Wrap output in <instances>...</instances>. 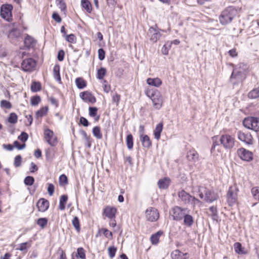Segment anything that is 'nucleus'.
<instances>
[{
	"mask_svg": "<svg viewBox=\"0 0 259 259\" xmlns=\"http://www.w3.org/2000/svg\"><path fill=\"white\" fill-rule=\"evenodd\" d=\"M246 74L241 73L237 69H233L232 74L230 76V81L234 84H237L239 83L242 82L246 78Z\"/></svg>",
	"mask_w": 259,
	"mask_h": 259,
	"instance_id": "10",
	"label": "nucleus"
},
{
	"mask_svg": "<svg viewBox=\"0 0 259 259\" xmlns=\"http://www.w3.org/2000/svg\"><path fill=\"white\" fill-rule=\"evenodd\" d=\"M117 248L114 246H110L108 248V253L111 258H113L115 256Z\"/></svg>",
	"mask_w": 259,
	"mask_h": 259,
	"instance_id": "54",
	"label": "nucleus"
},
{
	"mask_svg": "<svg viewBox=\"0 0 259 259\" xmlns=\"http://www.w3.org/2000/svg\"><path fill=\"white\" fill-rule=\"evenodd\" d=\"M56 3L57 5L60 9L61 11L64 13H65L66 10V6L64 0H56Z\"/></svg>",
	"mask_w": 259,
	"mask_h": 259,
	"instance_id": "42",
	"label": "nucleus"
},
{
	"mask_svg": "<svg viewBox=\"0 0 259 259\" xmlns=\"http://www.w3.org/2000/svg\"><path fill=\"white\" fill-rule=\"evenodd\" d=\"M72 224L77 232L80 231L79 221L77 217L74 218L72 221Z\"/></svg>",
	"mask_w": 259,
	"mask_h": 259,
	"instance_id": "55",
	"label": "nucleus"
},
{
	"mask_svg": "<svg viewBox=\"0 0 259 259\" xmlns=\"http://www.w3.org/2000/svg\"><path fill=\"white\" fill-rule=\"evenodd\" d=\"M146 217L147 221L152 222H155L159 217V212L155 208L149 207L146 211Z\"/></svg>",
	"mask_w": 259,
	"mask_h": 259,
	"instance_id": "15",
	"label": "nucleus"
},
{
	"mask_svg": "<svg viewBox=\"0 0 259 259\" xmlns=\"http://www.w3.org/2000/svg\"><path fill=\"white\" fill-rule=\"evenodd\" d=\"M234 69H237L238 71H240L241 73L242 72L243 74H246L248 67L247 64L240 63L235 66Z\"/></svg>",
	"mask_w": 259,
	"mask_h": 259,
	"instance_id": "32",
	"label": "nucleus"
},
{
	"mask_svg": "<svg viewBox=\"0 0 259 259\" xmlns=\"http://www.w3.org/2000/svg\"><path fill=\"white\" fill-rule=\"evenodd\" d=\"M140 139L144 147L149 148L151 147L152 142L148 135L141 134V135H140Z\"/></svg>",
	"mask_w": 259,
	"mask_h": 259,
	"instance_id": "23",
	"label": "nucleus"
},
{
	"mask_svg": "<svg viewBox=\"0 0 259 259\" xmlns=\"http://www.w3.org/2000/svg\"><path fill=\"white\" fill-rule=\"evenodd\" d=\"M93 134L98 139H101L102 138V134L101 133L100 127L98 126H96L93 128Z\"/></svg>",
	"mask_w": 259,
	"mask_h": 259,
	"instance_id": "39",
	"label": "nucleus"
},
{
	"mask_svg": "<svg viewBox=\"0 0 259 259\" xmlns=\"http://www.w3.org/2000/svg\"><path fill=\"white\" fill-rule=\"evenodd\" d=\"M68 183V180L67 177L63 174L59 177V184L60 186H64Z\"/></svg>",
	"mask_w": 259,
	"mask_h": 259,
	"instance_id": "50",
	"label": "nucleus"
},
{
	"mask_svg": "<svg viewBox=\"0 0 259 259\" xmlns=\"http://www.w3.org/2000/svg\"><path fill=\"white\" fill-rule=\"evenodd\" d=\"M89 115L91 117H95V121H98L100 118V116L97 115V111L98 108L95 107H90L89 108Z\"/></svg>",
	"mask_w": 259,
	"mask_h": 259,
	"instance_id": "33",
	"label": "nucleus"
},
{
	"mask_svg": "<svg viewBox=\"0 0 259 259\" xmlns=\"http://www.w3.org/2000/svg\"><path fill=\"white\" fill-rule=\"evenodd\" d=\"M250 99H256L259 98V87L255 88L251 91L248 95Z\"/></svg>",
	"mask_w": 259,
	"mask_h": 259,
	"instance_id": "38",
	"label": "nucleus"
},
{
	"mask_svg": "<svg viewBox=\"0 0 259 259\" xmlns=\"http://www.w3.org/2000/svg\"><path fill=\"white\" fill-rule=\"evenodd\" d=\"M147 83L152 86H154L155 87H159L162 84V81L159 78H148L147 79Z\"/></svg>",
	"mask_w": 259,
	"mask_h": 259,
	"instance_id": "30",
	"label": "nucleus"
},
{
	"mask_svg": "<svg viewBox=\"0 0 259 259\" xmlns=\"http://www.w3.org/2000/svg\"><path fill=\"white\" fill-rule=\"evenodd\" d=\"M126 143L127 148L129 149H133V137L132 134H129L126 138Z\"/></svg>",
	"mask_w": 259,
	"mask_h": 259,
	"instance_id": "43",
	"label": "nucleus"
},
{
	"mask_svg": "<svg viewBox=\"0 0 259 259\" xmlns=\"http://www.w3.org/2000/svg\"><path fill=\"white\" fill-rule=\"evenodd\" d=\"M238 191V190L235 185L229 187L227 194V200L230 206L233 205L237 202Z\"/></svg>",
	"mask_w": 259,
	"mask_h": 259,
	"instance_id": "8",
	"label": "nucleus"
},
{
	"mask_svg": "<svg viewBox=\"0 0 259 259\" xmlns=\"http://www.w3.org/2000/svg\"><path fill=\"white\" fill-rule=\"evenodd\" d=\"M48 111V107L45 106L41 108L36 112V117L37 118H41L42 116L46 115Z\"/></svg>",
	"mask_w": 259,
	"mask_h": 259,
	"instance_id": "36",
	"label": "nucleus"
},
{
	"mask_svg": "<svg viewBox=\"0 0 259 259\" xmlns=\"http://www.w3.org/2000/svg\"><path fill=\"white\" fill-rule=\"evenodd\" d=\"M184 219V225L188 227H191L194 224V220L193 217L189 214L188 213H186L183 218Z\"/></svg>",
	"mask_w": 259,
	"mask_h": 259,
	"instance_id": "26",
	"label": "nucleus"
},
{
	"mask_svg": "<svg viewBox=\"0 0 259 259\" xmlns=\"http://www.w3.org/2000/svg\"><path fill=\"white\" fill-rule=\"evenodd\" d=\"M44 137L47 143L51 146H55L57 145V139L53 131L48 128L46 129L44 131Z\"/></svg>",
	"mask_w": 259,
	"mask_h": 259,
	"instance_id": "12",
	"label": "nucleus"
},
{
	"mask_svg": "<svg viewBox=\"0 0 259 259\" xmlns=\"http://www.w3.org/2000/svg\"><path fill=\"white\" fill-rule=\"evenodd\" d=\"M170 183V179L167 177H165L158 181L157 185L158 188L160 189H166L169 187Z\"/></svg>",
	"mask_w": 259,
	"mask_h": 259,
	"instance_id": "24",
	"label": "nucleus"
},
{
	"mask_svg": "<svg viewBox=\"0 0 259 259\" xmlns=\"http://www.w3.org/2000/svg\"><path fill=\"white\" fill-rule=\"evenodd\" d=\"M220 141L225 149L230 150L235 146V138L228 134L222 135L220 137Z\"/></svg>",
	"mask_w": 259,
	"mask_h": 259,
	"instance_id": "5",
	"label": "nucleus"
},
{
	"mask_svg": "<svg viewBox=\"0 0 259 259\" xmlns=\"http://www.w3.org/2000/svg\"><path fill=\"white\" fill-rule=\"evenodd\" d=\"M238 156L243 160L249 161L253 159V153L244 148H241L237 150Z\"/></svg>",
	"mask_w": 259,
	"mask_h": 259,
	"instance_id": "14",
	"label": "nucleus"
},
{
	"mask_svg": "<svg viewBox=\"0 0 259 259\" xmlns=\"http://www.w3.org/2000/svg\"><path fill=\"white\" fill-rule=\"evenodd\" d=\"M80 258H81V247L78 248L76 252H73L72 253V259Z\"/></svg>",
	"mask_w": 259,
	"mask_h": 259,
	"instance_id": "56",
	"label": "nucleus"
},
{
	"mask_svg": "<svg viewBox=\"0 0 259 259\" xmlns=\"http://www.w3.org/2000/svg\"><path fill=\"white\" fill-rule=\"evenodd\" d=\"M209 213L208 215L210 217L213 221H217L219 219L218 209L216 206H211L209 208Z\"/></svg>",
	"mask_w": 259,
	"mask_h": 259,
	"instance_id": "27",
	"label": "nucleus"
},
{
	"mask_svg": "<svg viewBox=\"0 0 259 259\" xmlns=\"http://www.w3.org/2000/svg\"><path fill=\"white\" fill-rule=\"evenodd\" d=\"M198 193L200 199H203L207 203H212L219 198V195L213 190H210L206 187L198 186Z\"/></svg>",
	"mask_w": 259,
	"mask_h": 259,
	"instance_id": "2",
	"label": "nucleus"
},
{
	"mask_svg": "<svg viewBox=\"0 0 259 259\" xmlns=\"http://www.w3.org/2000/svg\"><path fill=\"white\" fill-rule=\"evenodd\" d=\"M218 137H213L212 138V145L210 150L211 152L214 153L215 148L220 146V140H218Z\"/></svg>",
	"mask_w": 259,
	"mask_h": 259,
	"instance_id": "45",
	"label": "nucleus"
},
{
	"mask_svg": "<svg viewBox=\"0 0 259 259\" xmlns=\"http://www.w3.org/2000/svg\"><path fill=\"white\" fill-rule=\"evenodd\" d=\"M98 56L100 60H103L105 57V52L103 49H99L98 50Z\"/></svg>",
	"mask_w": 259,
	"mask_h": 259,
	"instance_id": "61",
	"label": "nucleus"
},
{
	"mask_svg": "<svg viewBox=\"0 0 259 259\" xmlns=\"http://www.w3.org/2000/svg\"><path fill=\"white\" fill-rule=\"evenodd\" d=\"M60 67L59 64H55L53 70V76L55 80L59 82V83H61V78L60 76Z\"/></svg>",
	"mask_w": 259,
	"mask_h": 259,
	"instance_id": "29",
	"label": "nucleus"
},
{
	"mask_svg": "<svg viewBox=\"0 0 259 259\" xmlns=\"http://www.w3.org/2000/svg\"><path fill=\"white\" fill-rule=\"evenodd\" d=\"M171 47V43L167 41L163 46L161 49V52L163 55H167L168 54L169 49Z\"/></svg>",
	"mask_w": 259,
	"mask_h": 259,
	"instance_id": "41",
	"label": "nucleus"
},
{
	"mask_svg": "<svg viewBox=\"0 0 259 259\" xmlns=\"http://www.w3.org/2000/svg\"><path fill=\"white\" fill-rule=\"evenodd\" d=\"M103 90L106 93H108L109 91H110L111 87L109 84H108L107 80H104L103 82Z\"/></svg>",
	"mask_w": 259,
	"mask_h": 259,
	"instance_id": "60",
	"label": "nucleus"
},
{
	"mask_svg": "<svg viewBox=\"0 0 259 259\" xmlns=\"http://www.w3.org/2000/svg\"><path fill=\"white\" fill-rule=\"evenodd\" d=\"M251 194L253 198L259 201V187H254L251 189Z\"/></svg>",
	"mask_w": 259,
	"mask_h": 259,
	"instance_id": "44",
	"label": "nucleus"
},
{
	"mask_svg": "<svg viewBox=\"0 0 259 259\" xmlns=\"http://www.w3.org/2000/svg\"><path fill=\"white\" fill-rule=\"evenodd\" d=\"M148 34L150 37V40L153 42H156L158 39H160L162 35V34L158 30L153 27H151L149 28Z\"/></svg>",
	"mask_w": 259,
	"mask_h": 259,
	"instance_id": "17",
	"label": "nucleus"
},
{
	"mask_svg": "<svg viewBox=\"0 0 259 259\" xmlns=\"http://www.w3.org/2000/svg\"><path fill=\"white\" fill-rule=\"evenodd\" d=\"M163 129V123L162 122L159 123L156 126L155 129L154 131V138L157 140H159L160 138L161 133Z\"/></svg>",
	"mask_w": 259,
	"mask_h": 259,
	"instance_id": "31",
	"label": "nucleus"
},
{
	"mask_svg": "<svg viewBox=\"0 0 259 259\" xmlns=\"http://www.w3.org/2000/svg\"><path fill=\"white\" fill-rule=\"evenodd\" d=\"M48 219L47 218H39L37 220V224L41 228H44L47 225Z\"/></svg>",
	"mask_w": 259,
	"mask_h": 259,
	"instance_id": "49",
	"label": "nucleus"
},
{
	"mask_svg": "<svg viewBox=\"0 0 259 259\" xmlns=\"http://www.w3.org/2000/svg\"><path fill=\"white\" fill-rule=\"evenodd\" d=\"M36 206L38 211L45 212L49 208V202L44 198H40L37 202Z\"/></svg>",
	"mask_w": 259,
	"mask_h": 259,
	"instance_id": "19",
	"label": "nucleus"
},
{
	"mask_svg": "<svg viewBox=\"0 0 259 259\" xmlns=\"http://www.w3.org/2000/svg\"><path fill=\"white\" fill-rule=\"evenodd\" d=\"M235 251L238 254H246V252L244 250V248L242 247L241 244L236 242L234 244Z\"/></svg>",
	"mask_w": 259,
	"mask_h": 259,
	"instance_id": "37",
	"label": "nucleus"
},
{
	"mask_svg": "<svg viewBox=\"0 0 259 259\" xmlns=\"http://www.w3.org/2000/svg\"><path fill=\"white\" fill-rule=\"evenodd\" d=\"M237 136L240 141L247 145H252L253 144V138L249 133L238 131L237 132Z\"/></svg>",
	"mask_w": 259,
	"mask_h": 259,
	"instance_id": "13",
	"label": "nucleus"
},
{
	"mask_svg": "<svg viewBox=\"0 0 259 259\" xmlns=\"http://www.w3.org/2000/svg\"><path fill=\"white\" fill-rule=\"evenodd\" d=\"M190 210L187 208H182L180 206H175L171 210V214L173 219L176 221L182 220L186 213H189Z\"/></svg>",
	"mask_w": 259,
	"mask_h": 259,
	"instance_id": "7",
	"label": "nucleus"
},
{
	"mask_svg": "<svg viewBox=\"0 0 259 259\" xmlns=\"http://www.w3.org/2000/svg\"><path fill=\"white\" fill-rule=\"evenodd\" d=\"M21 32L19 29L14 28L10 31L8 37L12 41L15 42L21 37Z\"/></svg>",
	"mask_w": 259,
	"mask_h": 259,
	"instance_id": "21",
	"label": "nucleus"
},
{
	"mask_svg": "<svg viewBox=\"0 0 259 259\" xmlns=\"http://www.w3.org/2000/svg\"><path fill=\"white\" fill-rule=\"evenodd\" d=\"M244 126L255 132L259 131V118L254 117H247L243 121Z\"/></svg>",
	"mask_w": 259,
	"mask_h": 259,
	"instance_id": "6",
	"label": "nucleus"
},
{
	"mask_svg": "<svg viewBox=\"0 0 259 259\" xmlns=\"http://www.w3.org/2000/svg\"><path fill=\"white\" fill-rule=\"evenodd\" d=\"M30 101L32 106H36L40 102V98L38 96H33L31 97Z\"/></svg>",
	"mask_w": 259,
	"mask_h": 259,
	"instance_id": "52",
	"label": "nucleus"
},
{
	"mask_svg": "<svg viewBox=\"0 0 259 259\" xmlns=\"http://www.w3.org/2000/svg\"><path fill=\"white\" fill-rule=\"evenodd\" d=\"M186 158L188 161L191 162H196L200 159L198 153L194 148L189 150L187 152Z\"/></svg>",
	"mask_w": 259,
	"mask_h": 259,
	"instance_id": "18",
	"label": "nucleus"
},
{
	"mask_svg": "<svg viewBox=\"0 0 259 259\" xmlns=\"http://www.w3.org/2000/svg\"><path fill=\"white\" fill-rule=\"evenodd\" d=\"M106 69L104 67H101L97 71V77L99 79H102L104 78V76L105 75L106 73Z\"/></svg>",
	"mask_w": 259,
	"mask_h": 259,
	"instance_id": "47",
	"label": "nucleus"
},
{
	"mask_svg": "<svg viewBox=\"0 0 259 259\" xmlns=\"http://www.w3.org/2000/svg\"><path fill=\"white\" fill-rule=\"evenodd\" d=\"M36 66V62L32 58H29L24 59L21 63V68L25 72H32L34 70Z\"/></svg>",
	"mask_w": 259,
	"mask_h": 259,
	"instance_id": "9",
	"label": "nucleus"
},
{
	"mask_svg": "<svg viewBox=\"0 0 259 259\" xmlns=\"http://www.w3.org/2000/svg\"><path fill=\"white\" fill-rule=\"evenodd\" d=\"M117 209L115 207L106 206L104 209V214L110 220L115 219Z\"/></svg>",
	"mask_w": 259,
	"mask_h": 259,
	"instance_id": "20",
	"label": "nucleus"
},
{
	"mask_svg": "<svg viewBox=\"0 0 259 259\" xmlns=\"http://www.w3.org/2000/svg\"><path fill=\"white\" fill-rule=\"evenodd\" d=\"M146 95L151 99L153 107L156 109L161 108L163 103V97L159 91L156 89L148 88L145 91Z\"/></svg>",
	"mask_w": 259,
	"mask_h": 259,
	"instance_id": "1",
	"label": "nucleus"
},
{
	"mask_svg": "<svg viewBox=\"0 0 259 259\" xmlns=\"http://www.w3.org/2000/svg\"><path fill=\"white\" fill-rule=\"evenodd\" d=\"M120 99V96L117 93H115L112 96V101L114 103H116V105L118 104Z\"/></svg>",
	"mask_w": 259,
	"mask_h": 259,
	"instance_id": "63",
	"label": "nucleus"
},
{
	"mask_svg": "<svg viewBox=\"0 0 259 259\" xmlns=\"http://www.w3.org/2000/svg\"><path fill=\"white\" fill-rule=\"evenodd\" d=\"M236 11L232 7H228L222 12L219 21L222 25H227L232 22L236 16Z\"/></svg>",
	"mask_w": 259,
	"mask_h": 259,
	"instance_id": "3",
	"label": "nucleus"
},
{
	"mask_svg": "<svg viewBox=\"0 0 259 259\" xmlns=\"http://www.w3.org/2000/svg\"><path fill=\"white\" fill-rule=\"evenodd\" d=\"M34 182V179L31 176L26 177L24 180V184L27 186H32Z\"/></svg>",
	"mask_w": 259,
	"mask_h": 259,
	"instance_id": "51",
	"label": "nucleus"
},
{
	"mask_svg": "<svg viewBox=\"0 0 259 259\" xmlns=\"http://www.w3.org/2000/svg\"><path fill=\"white\" fill-rule=\"evenodd\" d=\"M22 157L20 155H17L15 157L14 164L15 167H19L21 164Z\"/></svg>",
	"mask_w": 259,
	"mask_h": 259,
	"instance_id": "57",
	"label": "nucleus"
},
{
	"mask_svg": "<svg viewBox=\"0 0 259 259\" xmlns=\"http://www.w3.org/2000/svg\"><path fill=\"white\" fill-rule=\"evenodd\" d=\"M25 118L27 119V121L25 123V124L27 126H30L33 121V117L31 114L29 115H25Z\"/></svg>",
	"mask_w": 259,
	"mask_h": 259,
	"instance_id": "62",
	"label": "nucleus"
},
{
	"mask_svg": "<svg viewBox=\"0 0 259 259\" xmlns=\"http://www.w3.org/2000/svg\"><path fill=\"white\" fill-rule=\"evenodd\" d=\"M64 36L65 37V39L69 42L73 43L75 42L76 39L75 36L73 34L65 35Z\"/></svg>",
	"mask_w": 259,
	"mask_h": 259,
	"instance_id": "58",
	"label": "nucleus"
},
{
	"mask_svg": "<svg viewBox=\"0 0 259 259\" xmlns=\"http://www.w3.org/2000/svg\"><path fill=\"white\" fill-rule=\"evenodd\" d=\"M9 122L13 124L17 123L18 121V116L15 113H11L8 119Z\"/></svg>",
	"mask_w": 259,
	"mask_h": 259,
	"instance_id": "48",
	"label": "nucleus"
},
{
	"mask_svg": "<svg viewBox=\"0 0 259 259\" xmlns=\"http://www.w3.org/2000/svg\"><path fill=\"white\" fill-rule=\"evenodd\" d=\"M82 7L89 13L92 11V6L88 0H82Z\"/></svg>",
	"mask_w": 259,
	"mask_h": 259,
	"instance_id": "34",
	"label": "nucleus"
},
{
	"mask_svg": "<svg viewBox=\"0 0 259 259\" xmlns=\"http://www.w3.org/2000/svg\"><path fill=\"white\" fill-rule=\"evenodd\" d=\"M162 231H158L156 233L152 234L150 237V241L153 245H157L159 241L160 237L163 234Z\"/></svg>",
	"mask_w": 259,
	"mask_h": 259,
	"instance_id": "28",
	"label": "nucleus"
},
{
	"mask_svg": "<svg viewBox=\"0 0 259 259\" xmlns=\"http://www.w3.org/2000/svg\"><path fill=\"white\" fill-rule=\"evenodd\" d=\"M1 106L2 108H5L9 109L12 108V106L9 101L3 100L1 101Z\"/></svg>",
	"mask_w": 259,
	"mask_h": 259,
	"instance_id": "53",
	"label": "nucleus"
},
{
	"mask_svg": "<svg viewBox=\"0 0 259 259\" xmlns=\"http://www.w3.org/2000/svg\"><path fill=\"white\" fill-rule=\"evenodd\" d=\"M58 252L60 253L59 259H67L65 252L62 249L59 248Z\"/></svg>",
	"mask_w": 259,
	"mask_h": 259,
	"instance_id": "64",
	"label": "nucleus"
},
{
	"mask_svg": "<svg viewBox=\"0 0 259 259\" xmlns=\"http://www.w3.org/2000/svg\"><path fill=\"white\" fill-rule=\"evenodd\" d=\"M13 7L11 5H4L1 7V15L2 17L10 22L12 20V10Z\"/></svg>",
	"mask_w": 259,
	"mask_h": 259,
	"instance_id": "11",
	"label": "nucleus"
},
{
	"mask_svg": "<svg viewBox=\"0 0 259 259\" xmlns=\"http://www.w3.org/2000/svg\"><path fill=\"white\" fill-rule=\"evenodd\" d=\"M28 138V134L26 133L23 132H22L21 135L18 137V139L22 142H25L27 140Z\"/></svg>",
	"mask_w": 259,
	"mask_h": 259,
	"instance_id": "59",
	"label": "nucleus"
},
{
	"mask_svg": "<svg viewBox=\"0 0 259 259\" xmlns=\"http://www.w3.org/2000/svg\"><path fill=\"white\" fill-rule=\"evenodd\" d=\"M24 45L28 48H31L34 47L35 45V40L31 36L27 34L24 40Z\"/></svg>",
	"mask_w": 259,
	"mask_h": 259,
	"instance_id": "25",
	"label": "nucleus"
},
{
	"mask_svg": "<svg viewBox=\"0 0 259 259\" xmlns=\"http://www.w3.org/2000/svg\"><path fill=\"white\" fill-rule=\"evenodd\" d=\"M31 246V242H26L24 243H22L20 244L19 247L17 248V249L20 250L22 251L26 252L27 250V248H29Z\"/></svg>",
	"mask_w": 259,
	"mask_h": 259,
	"instance_id": "46",
	"label": "nucleus"
},
{
	"mask_svg": "<svg viewBox=\"0 0 259 259\" xmlns=\"http://www.w3.org/2000/svg\"><path fill=\"white\" fill-rule=\"evenodd\" d=\"M178 195L181 202L184 204H191L195 207L197 204L201 203L198 199L191 196L183 190L180 191Z\"/></svg>",
	"mask_w": 259,
	"mask_h": 259,
	"instance_id": "4",
	"label": "nucleus"
},
{
	"mask_svg": "<svg viewBox=\"0 0 259 259\" xmlns=\"http://www.w3.org/2000/svg\"><path fill=\"white\" fill-rule=\"evenodd\" d=\"M41 84L39 82L33 81L31 85V90L33 92H37L41 90Z\"/></svg>",
	"mask_w": 259,
	"mask_h": 259,
	"instance_id": "40",
	"label": "nucleus"
},
{
	"mask_svg": "<svg viewBox=\"0 0 259 259\" xmlns=\"http://www.w3.org/2000/svg\"><path fill=\"white\" fill-rule=\"evenodd\" d=\"M82 100L85 102L94 104L96 102V98L90 93L85 92L82 93Z\"/></svg>",
	"mask_w": 259,
	"mask_h": 259,
	"instance_id": "22",
	"label": "nucleus"
},
{
	"mask_svg": "<svg viewBox=\"0 0 259 259\" xmlns=\"http://www.w3.org/2000/svg\"><path fill=\"white\" fill-rule=\"evenodd\" d=\"M68 200V197L66 195H62L60 198L59 208L60 210H64L65 208V204Z\"/></svg>",
	"mask_w": 259,
	"mask_h": 259,
	"instance_id": "35",
	"label": "nucleus"
},
{
	"mask_svg": "<svg viewBox=\"0 0 259 259\" xmlns=\"http://www.w3.org/2000/svg\"><path fill=\"white\" fill-rule=\"evenodd\" d=\"M190 255L188 252H183L179 249H176L170 253L171 259H189Z\"/></svg>",
	"mask_w": 259,
	"mask_h": 259,
	"instance_id": "16",
	"label": "nucleus"
}]
</instances>
